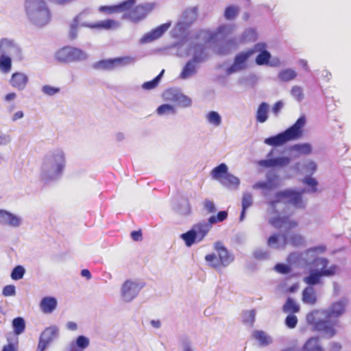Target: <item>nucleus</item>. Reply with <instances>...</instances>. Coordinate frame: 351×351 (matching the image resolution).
Here are the masks:
<instances>
[{"mask_svg": "<svg viewBox=\"0 0 351 351\" xmlns=\"http://www.w3.org/2000/svg\"><path fill=\"white\" fill-rule=\"evenodd\" d=\"M94 67L97 69L102 70L114 69H116L114 58L98 61L94 64Z\"/></svg>", "mask_w": 351, "mask_h": 351, "instance_id": "obj_41", "label": "nucleus"}, {"mask_svg": "<svg viewBox=\"0 0 351 351\" xmlns=\"http://www.w3.org/2000/svg\"><path fill=\"white\" fill-rule=\"evenodd\" d=\"M180 237L184 241L187 247H191L193 243L197 242V238L192 228L188 232L182 234Z\"/></svg>", "mask_w": 351, "mask_h": 351, "instance_id": "obj_47", "label": "nucleus"}, {"mask_svg": "<svg viewBox=\"0 0 351 351\" xmlns=\"http://www.w3.org/2000/svg\"><path fill=\"white\" fill-rule=\"evenodd\" d=\"M348 304V301L346 298H341L332 302L323 312L314 311L308 313L306 316V321L313 325L316 330L322 332L325 337L331 338L336 334L334 326L337 324V322L330 323L328 321L322 320L320 315L324 314L329 319H337L344 314Z\"/></svg>", "mask_w": 351, "mask_h": 351, "instance_id": "obj_2", "label": "nucleus"}, {"mask_svg": "<svg viewBox=\"0 0 351 351\" xmlns=\"http://www.w3.org/2000/svg\"><path fill=\"white\" fill-rule=\"evenodd\" d=\"M289 243L295 247L303 246L304 245L305 240L302 235L293 234L288 238V244Z\"/></svg>", "mask_w": 351, "mask_h": 351, "instance_id": "obj_51", "label": "nucleus"}, {"mask_svg": "<svg viewBox=\"0 0 351 351\" xmlns=\"http://www.w3.org/2000/svg\"><path fill=\"white\" fill-rule=\"evenodd\" d=\"M25 9L28 19L38 27L46 25L51 20V12L45 0H25Z\"/></svg>", "mask_w": 351, "mask_h": 351, "instance_id": "obj_4", "label": "nucleus"}, {"mask_svg": "<svg viewBox=\"0 0 351 351\" xmlns=\"http://www.w3.org/2000/svg\"><path fill=\"white\" fill-rule=\"evenodd\" d=\"M156 113L159 116L174 115L176 114V109L171 104H165L157 108Z\"/></svg>", "mask_w": 351, "mask_h": 351, "instance_id": "obj_40", "label": "nucleus"}, {"mask_svg": "<svg viewBox=\"0 0 351 351\" xmlns=\"http://www.w3.org/2000/svg\"><path fill=\"white\" fill-rule=\"evenodd\" d=\"M210 42H204L202 39L198 38L197 32L194 40L188 39L178 45V56H185L191 54L193 55L191 60L198 64L207 59L208 55L204 45Z\"/></svg>", "mask_w": 351, "mask_h": 351, "instance_id": "obj_6", "label": "nucleus"}, {"mask_svg": "<svg viewBox=\"0 0 351 351\" xmlns=\"http://www.w3.org/2000/svg\"><path fill=\"white\" fill-rule=\"evenodd\" d=\"M171 22L164 23L157 27L156 28L152 29V31L149 32L148 33L145 34L141 38V43L145 44L151 43L160 38L164 34V33L169 29V28L171 27Z\"/></svg>", "mask_w": 351, "mask_h": 351, "instance_id": "obj_19", "label": "nucleus"}, {"mask_svg": "<svg viewBox=\"0 0 351 351\" xmlns=\"http://www.w3.org/2000/svg\"><path fill=\"white\" fill-rule=\"evenodd\" d=\"M221 184L225 186L238 189L240 184V180L239 178L228 172V173L223 176Z\"/></svg>", "mask_w": 351, "mask_h": 351, "instance_id": "obj_36", "label": "nucleus"}, {"mask_svg": "<svg viewBox=\"0 0 351 351\" xmlns=\"http://www.w3.org/2000/svg\"><path fill=\"white\" fill-rule=\"evenodd\" d=\"M198 71V64L193 60H189L179 75L181 80H188L194 77Z\"/></svg>", "mask_w": 351, "mask_h": 351, "instance_id": "obj_26", "label": "nucleus"}, {"mask_svg": "<svg viewBox=\"0 0 351 351\" xmlns=\"http://www.w3.org/2000/svg\"><path fill=\"white\" fill-rule=\"evenodd\" d=\"M264 143L270 146H280L287 143L282 132L265 139Z\"/></svg>", "mask_w": 351, "mask_h": 351, "instance_id": "obj_39", "label": "nucleus"}, {"mask_svg": "<svg viewBox=\"0 0 351 351\" xmlns=\"http://www.w3.org/2000/svg\"><path fill=\"white\" fill-rule=\"evenodd\" d=\"M155 8L154 3H145L136 5L131 11L123 14L122 19L138 23L145 19Z\"/></svg>", "mask_w": 351, "mask_h": 351, "instance_id": "obj_11", "label": "nucleus"}, {"mask_svg": "<svg viewBox=\"0 0 351 351\" xmlns=\"http://www.w3.org/2000/svg\"><path fill=\"white\" fill-rule=\"evenodd\" d=\"M288 244V236L286 234H274L267 239V245L274 249H284Z\"/></svg>", "mask_w": 351, "mask_h": 351, "instance_id": "obj_24", "label": "nucleus"}, {"mask_svg": "<svg viewBox=\"0 0 351 351\" xmlns=\"http://www.w3.org/2000/svg\"><path fill=\"white\" fill-rule=\"evenodd\" d=\"M252 337L262 347L267 346L273 341L271 337L263 330H254L252 332Z\"/></svg>", "mask_w": 351, "mask_h": 351, "instance_id": "obj_29", "label": "nucleus"}, {"mask_svg": "<svg viewBox=\"0 0 351 351\" xmlns=\"http://www.w3.org/2000/svg\"><path fill=\"white\" fill-rule=\"evenodd\" d=\"M66 165V153L61 147L49 150L43 157L40 178L46 182L56 181L62 175Z\"/></svg>", "mask_w": 351, "mask_h": 351, "instance_id": "obj_3", "label": "nucleus"}, {"mask_svg": "<svg viewBox=\"0 0 351 351\" xmlns=\"http://www.w3.org/2000/svg\"><path fill=\"white\" fill-rule=\"evenodd\" d=\"M11 68V57L5 54H0V70L3 73H8Z\"/></svg>", "mask_w": 351, "mask_h": 351, "instance_id": "obj_45", "label": "nucleus"}, {"mask_svg": "<svg viewBox=\"0 0 351 351\" xmlns=\"http://www.w3.org/2000/svg\"><path fill=\"white\" fill-rule=\"evenodd\" d=\"M58 306V301L54 297H44L40 302L39 307L45 314L52 313Z\"/></svg>", "mask_w": 351, "mask_h": 351, "instance_id": "obj_25", "label": "nucleus"}, {"mask_svg": "<svg viewBox=\"0 0 351 351\" xmlns=\"http://www.w3.org/2000/svg\"><path fill=\"white\" fill-rule=\"evenodd\" d=\"M25 271V270L23 266H16L11 273V278L14 280H20L23 277Z\"/></svg>", "mask_w": 351, "mask_h": 351, "instance_id": "obj_59", "label": "nucleus"}, {"mask_svg": "<svg viewBox=\"0 0 351 351\" xmlns=\"http://www.w3.org/2000/svg\"><path fill=\"white\" fill-rule=\"evenodd\" d=\"M164 72L165 70H162L160 72V73L158 76H156L154 80L143 83L142 85V88L145 90H152L156 88L158 86Z\"/></svg>", "mask_w": 351, "mask_h": 351, "instance_id": "obj_56", "label": "nucleus"}, {"mask_svg": "<svg viewBox=\"0 0 351 351\" xmlns=\"http://www.w3.org/2000/svg\"><path fill=\"white\" fill-rule=\"evenodd\" d=\"M228 166L225 163H221L212 170L210 175L214 180H218L221 183L223 176L228 173Z\"/></svg>", "mask_w": 351, "mask_h": 351, "instance_id": "obj_34", "label": "nucleus"}, {"mask_svg": "<svg viewBox=\"0 0 351 351\" xmlns=\"http://www.w3.org/2000/svg\"><path fill=\"white\" fill-rule=\"evenodd\" d=\"M269 106L266 102H262L256 112V120L258 123H263L268 119Z\"/></svg>", "mask_w": 351, "mask_h": 351, "instance_id": "obj_30", "label": "nucleus"}, {"mask_svg": "<svg viewBox=\"0 0 351 351\" xmlns=\"http://www.w3.org/2000/svg\"><path fill=\"white\" fill-rule=\"evenodd\" d=\"M329 261L327 258L319 257L315 260V269H312L309 271V274L303 278V282L307 284L308 287L322 283V277H330L337 273L338 266L331 265L328 266Z\"/></svg>", "mask_w": 351, "mask_h": 351, "instance_id": "obj_5", "label": "nucleus"}, {"mask_svg": "<svg viewBox=\"0 0 351 351\" xmlns=\"http://www.w3.org/2000/svg\"><path fill=\"white\" fill-rule=\"evenodd\" d=\"M90 344L89 339L84 335H80L77 337L75 341H72L70 343V348L74 349L77 348V350L83 351L88 347Z\"/></svg>", "mask_w": 351, "mask_h": 351, "instance_id": "obj_37", "label": "nucleus"}, {"mask_svg": "<svg viewBox=\"0 0 351 351\" xmlns=\"http://www.w3.org/2000/svg\"><path fill=\"white\" fill-rule=\"evenodd\" d=\"M326 247L323 245L311 247L300 254L296 253L291 254L288 258V261L291 262L292 261H295L300 258L304 259L306 264L313 263L315 265V260L317 258V255L324 253Z\"/></svg>", "mask_w": 351, "mask_h": 351, "instance_id": "obj_14", "label": "nucleus"}, {"mask_svg": "<svg viewBox=\"0 0 351 351\" xmlns=\"http://www.w3.org/2000/svg\"><path fill=\"white\" fill-rule=\"evenodd\" d=\"M12 326L15 334L20 335L25 330V320L22 317L14 318L12 321Z\"/></svg>", "mask_w": 351, "mask_h": 351, "instance_id": "obj_48", "label": "nucleus"}, {"mask_svg": "<svg viewBox=\"0 0 351 351\" xmlns=\"http://www.w3.org/2000/svg\"><path fill=\"white\" fill-rule=\"evenodd\" d=\"M317 301L315 290L313 287H307L302 291V302L313 305Z\"/></svg>", "mask_w": 351, "mask_h": 351, "instance_id": "obj_32", "label": "nucleus"}, {"mask_svg": "<svg viewBox=\"0 0 351 351\" xmlns=\"http://www.w3.org/2000/svg\"><path fill=\"white\" fill-rule=\"evenodd\" d=\"M236 28L237 26L234 24H223L219 25L215 32L206 29L200 30L198 32V38L202 39L204 42L216 43L232 34Z\"/></svg>", "mask_w": 351, "mask_h": 351, "instance_id": "obj_8", "label": "nucleus"}, {"mask_svg": "<svg viewBox=\"0 0 351 351\" xmlns=\"http://www.w3.org/2000/svg\"><path fill=\"white\" fill-rule=\"evenodd\" d=\"M241 44L243 43L239 36H233L216 45L215 50L219 55H226Z\"/></svg>", "mask_w": 351, "mask_h": 351, "instance_id": "obj_18", "label": "nucleus"}, {"mask_svg": "<svg viewBox=\"0 0 351 351\" xmlns=\"http://www.w3.org/2000/svg\"><path fill=\"white\" fill-rule=\"evenodd\" d=\"M84 26L89 27L91 28L104 29L106 30L117 29L120 27L121 24L119 21L113 19H106L101 21L95 24L84 23Z\"/></svg>", "mask_w": 351, "mask_h": 351, "instance_id": "obj_27", "label": "nucleus"}, {"mask_svg": "<svg viewBox=\"0 0 351 351\" xmlns=\"http://www.w3.org/2000/svg\"><path fill=\"white\" fill-rule=\"evenodd\" d=\"M143 284L136 280H125L121 287V298L125 302H130L137 297Z\"/></svg>", "mask_w": 351, "mask_h": 351, "instance_id": "obj_12", "label": "nucleus"}, {"mask_svg": "<svg viewBox=\"0 0 351 351\" xmlns=\"http://www.w3.org/2000/svg\"><path fill=\"white\" fill-rule=\"evenodd\" d=\"M291 95L298 101H301L304 97L302 87L300 86H293L290 91Z\"/></svg>", "mask_w": 351, "mask_h": 351, "instance_id": "obj_58", "label": "nucleus"}, {"mask_svg": "<svg viewBox=\"0 0 351 351\" xmlns=\"http://www.w3.org/2000/svg\"><path fill=\"white\" fill-rule=\"evenodd\" d=\"M293 169L299 173L311 176L316 172L317 165L315 161L307 158L302 162H296L293 166Z\"/></svg>", "mask_w": 351, "mask_h": 351, "instance_id": "obj_20", "label": "nucleus"}, {"mask_svg": "<svg viewBox=\"0 0 351 351\" xmlns=\"http://www.w3.org/2000/svg\"><path fill=\"white\" fill-rule=\"evenodd\" d=\"M116 68L125 66L134 63L135 58L131 56H124L114 58Z\"/></svg>", "mask_w": 351, "mask_h": 351, "instance_id": "obj_50", "label": "nucleus"}, {"mask_svg": "<svg viewBox=\"0 0 351 351\" xmlns=\"http://www.w3.org/2000/svg\"><path fill=\"white\" fill-rule=\"evenodd\" d=\"M298 324V318L293 314H289L285 319V324L289 328H294Z\"/></svg>", "mask_w": 351, "mask_h": 351, "instance_id": "obj_64", "label": "nucleus"}, {"mask_svg": "<svg viewBox=\"0 0 351 351\" xmlns=\"http://www.w3.org/2000/svg\"><path fill=\"white\" fill-rule=\"evenodd\" d=\"M298 76L297 72L291 68L282 69L279 71L278 78L280 81L283 82H288L292 81Z\"/></svg>", "mask_w": 351, "mask_h": 351, "instance_id": "obj_33", "label": "nucleus"}, {"mask_svg": "<svg viewBox=\"0 0 351 351\" xmlns=\"http://www.w3.org/2000/svg\"><path fill=\"white\" fill-rule=\"evenodd\" d=\"M302 350L303 351H324L319 339L317 337L309 338L304 344Z\"/></svg>", "mask_w": 351, "mask_h": 351, "instance_id": "obj_31", "label": "nucleus"}, {"mask_svg": "<svg viewBox=\"0 0 351 351\" xmlns=\"http://www.w3.org/2000/svg\"><path fill=\"white\" fill-rule=\"evenodd\" d=\"M180 92L176 89L166 90L162 94V98L165 101H170L176 103L177 97Z\"/></svg>", "mask_w": 351, "mask_h": 351, "instance_id": "obj_52", "label": "nucleus"}, {"mask_svg": "<svg viewBox=\"0 0 351 351\" xmlns=\"http://www.w3.org/2000/svg\"><path fill=\"white\" fill-rule=\"evenodd\" d=\"M0 54L12 56L17 61L23 59V51L20 46L14 40L7 38L0 40Z\"/></svg>", "mask_w": 351, "mask_h": 351, "instance_id": "obj_13", "label": "nucleus"}, {"mask_svg": "<svg viewBox=\"0 0 351 351\" xmlns=\"http://www.w3.org/2000/svg\"><path fill=\"white\" fill-rule=\"evenodd\" d=\"M42 92L49 96H53L58 94L60 89L58 87L51 86L50 85H45L42 87Z\"/></svg>", "mask_w": 351, "mask_h": 351, "instance_id": "obj_62", "label": "nucleus"}, {"mask_svg": "<svg viewBox=\"0 0 351 351\" xmlns=\"http://www.w3.org/2000/svg\"><path fill=\"white\" fill-rule=\"evenodd\" d=\"M306 124L304 116L300 117L290 128L282 132L287 142L300 138L303 134V128Z\"/></svg>", "mask_w": 351, "mask_h": 351, "instance_id": "obj_15", "label": "nucleus"}, {"mask_svg": "<svg viewBox=\"0 0 351 351\" xmlns=\"http://www.w3.org/2000/svg\"><path fill=\"white\" fill-rule=\"evenodd\" d=\"M176 104L182 108H189L192 104V99L180 92L177 97Z\"/></svg>", "mask_w": 351, "mask_h": 351, "instance_id": "obj_55", "label": "nucleus"}, {"mask_svg": "<svg viewBox=\"0 0 351 351\" xmlns=\"http://www.w3.org/2000/svg\"><path fill=\"white\" fill-rule=\"evenodd\" d=\"M205 118L208 124L215 128L220 126L222 123L221 116L217 111H209Z\"/></svg>", "mask_w": 351, "mask_h": 351, "instance_id": "obj_35", "label": "nucleus"}, {"mask_svg": "<svg viewBox=\"0 0 351 351\" xmlns=\"http://www.w3.org/2000/svg\"><path fill=\"white\" fill-rule=\"evenodd\" d=\"M88 53L77 47H64L56 53V59L61 62H76L86 60Z\"/></svg>", "mask_w": 351, "mask_h": 351, "instance_id": "obj_9", "label": "nucleus"}, {"mask_svg": "<svg viewBox=\"0 0 351 351\" xmlns=\"http://www.w3.org/2000/svg\"><path fill=\"white\" fill-rule=\"evenodd\" d=\"M273 150L269 152L267 155V158L261 160L258 162L259 166L265 168L271 167H284L290 163L291 159L287 156H280L272 158Z\"/></svg>", "mask_w": 351, "mask_h": 351, "instance_id": "obj_16", "label": "nucleus"}, {"mask_svg": "<svg viewBox=\"0 0 351 351\" xmlns=\"http://www.w3.org/2000/svg\"><path fill=\"white\" fill-rule=\"evenodd\" d=\"M228 217V213L226 211H220L218 213L217 216H211L208 219V221L212 225L217 223V221H223Z\"/></svg>", "mask_w": 351, "mask_h": 351, "instance_id": "obj_61", "label": "nucleus"}, {"mask_svg": "<svg viewBox=\"0 0 351 351\" xmlns=\"http://www.w3.org/2000/svg\"><path fill=\"white\" fill-rule=\"evenodd\" d=\"M23 223V218L4 209H0V224L12 228H19Z\"/></svg>", "mask_w": 351, "mask_h": 351, "instance_id": "obj_17", "label": "nucleus"}, {"mask_svg": "<svg viewBox=\"0 0 351 351\" xmlns=\"http://www.w3.org/2000/svg\"><path fill=\"white\" fill-rule=\"evenodd\" d=\"M215 249L217 252V256L223 267L228 266L234 261V256L228 251V250L220 242L215 244Z\"/></svg>", "mask_w": 351, "mask_h": 351, "instance_id": "obj_22", "label": "nucleus"}, {"mask_svg": "<svg viewBox=\"0 0 351 351\" xmlns=\"http://www.w3.org/2000/svg\"><path fill=\"white\" fill-rule=\"evenodd\" d=\"M29 82L28 76L22 72L14 73L10 78V84L19 90H23Z\"/></svg>", "mask_w": 351, "mask_h": 351, "instance_id": "obj_23", "label": "nucleus"}, {"mask_svg": "<svg viewBox=\"0 0 351 351\" xmlns=\"http://www.w3.org/2000/svg\"><path fill=\"white\" fill-rule=\"evenodd\" d=\"M256 313L254 310L245 311L243 313L242 320L245 324L252 326L255 321Z\"/></svg>", "mask_w": 351, "mask_h": 351, "instance_id": "obj_57", "label": "nucleus"}, {"mask_svg": "<svg viewBox=\"0 0 351 351\" xmlns=\"http://www.w3.org/2000/svg\"><path fill=\"white\" fill-rule=\"evenodd\" d=\"M252 202L253 199L252 194L248 192L243 193L241 202L242 208H243V210H247L252 206Z\"/></svg>", "mask_w": 351, "mask_h": 351, "instance_id": "obj_60", "label": "nucleus"}, {"mask_svg": "<svg viewBox=\"0 0 351 351\" xmlns=\"http://www.w3.org/2000/svg\"><path fill=\"white\" fill-rule=\"evenodd\" d=\"M265 47L264 43H258L254 48L243 51L236 55L232 64L227 68L226 73L227 75H231L245 70L247 67V61L250 58L258 51L262 50Z\"/></svg>", "mask_w": 351, "mask_h": 351, "instance_id": "obj_7", "label": "nucleus"}, {"mask_svg": "<svg viewBox=\"0 0 351 351\" xmlns=\"http://www.w3.org/2000/svg\"><path fill=\"white\" fill-rule=\"evenodd\" d=\"M178 212L182 215H188L191 212V206L187 200H182L178 208Z\"/></svg>", "mask_w": 351, "mask_h": 351, "instance_id": "obj_63", "label": "nucleus"}, {"mask_svg": "<svg viewBox=\"0 0 351 351\" xmlns=\"http://www.w3.org/2000/svg\"><path fill=\"white\" fill-rule=\"evenodd\" d=\"M242 43H245L248 42H254L257 38V34L254 29L248 28L245 29L243 33L239 36Z\"/></svg>", "mask_w": 351, "mask_h": 351, "instance_id": "obj_43", "label": "nucleus"}, {"mask_svg": "<svg viewBox=\"0 0 351 351\" xmlns=\"http://www.w3.org/2000/svg\"><path fill=\"white\" fill-rule=\"evenodd\" d=\"M287 189L276 193L274 198L269 201V223L276 228L291 230L298 226V222L290 219L287 215L288 204L295 208H303L304 202L302 193Z\"/></svg>", "mask_w": 351, "mask_h": 351, "instance_id": "obj_1", "label": "nucleus"}, {"mask_svg": "<svg viewBox=\"0 0 351 351\" xmlns=\"http://www.w3.org/2000/svg\"><path fill=\"white\" fill-rule=\"evenodd\" d=\"M270 58H271L270 53L266 50H263L256 56V63L258 65L268 64L269 60Z\"/></svg>", "mask_w": 351, "mask_h": 351, "instance_id": "obj_53", "label": "nucleus"}, {"mask_svg": "<svg viewBox=\"0 0 351 351\" xmlns=\"http://www.w3.org/2000/svg\"><path fill=\"white\" fill-rule=\"evenodd\" d=\"M211 224L209 221L206 222L205 221H200L199 223L195 224L192 230L194 231L197 238V242H199L203 240L207 233L209 232L211 228Z\"/></svg>", "mask_w": 351, "mask_h": 351, "instance_id": "obj_28", "label": "nucleus"}, {"mask_svg": "<svg viewBox=\"0 0 351 351\" xmlns=\"http://www.w3.org/2000/svg\"><path fill=\"white\" fill-rule=\"evenodd\" d=\"M205 261L208 265L217 270H220L223 267L220 263L219 258L215 254H209L205 256Z\"/></svg>", "mask_w": 351, "mask_h": 351, "instance_id": "obj_44", "label": "nucleus"}, {"mask_svg": "<svg viewBox=\"0 0 351 351\" xmlns=\"http://www.w3.org/2000/svg\"><path fill=\"white\" fill-rule=\"evenodd\" d=\"M136 3V0H125L117 4L118 13L124 12L125 14L131 11Z\"/></svg>", "mask_w": 351, "mask_h": 351, "instance_id": "obj_46", "label": "nucleus"}, {"mask_svg": "<svg viewBox=\"0 0 351 351\" xmlns=\"http://www.w3.org/2000/svg\"><path fill=\"white\" fill-rule=\"evenodd\" d=\"M239 8L235 5L227 7L224 12V17L226 20L231 21L234 19L239 14Z\"/></svg>", "mask_w": 351, "mask_h": 351, "instance_id": "obj_49", "label": "nucleus"}, {"mask_svg": "<svg viewBox=\"0 0 351 351\" xmlns=\"http://www.w3.org/2000/svg\"><path fill=\"white\" fill-rule=\"evenodd\" d=\"M60 328L56 325L46 328L40 334L39 339L48 346L59 337Z\"/></svg>", "mask_w": 351, "mask_h": 351, "instance_id": "obj_21", "label": "nucleus"}, {"mask_svg": "<svg viewBox=\"0 0 351 351\" xmlns=\"http://www.w3.org/2000/svg\"><path fill=\"white\" fill-rule=\"evenodd\" d=\"M300 305L292 298H289L283 306V311L294 314L300 311Z\"/></svg>", "mask_w": 351, "mask_h": 351, "instance_id": "obj_42", "label": "nucleus"}, {"mask_svg": "<svg viewBox=\"0 0 351 351\" xmlns=\"http://www.w3.org/2000/svg\"><path fill=\"white\" fill-rule=\"evenodd\" d=\"M278 186L277 184H275L271 180L268 179L267 182H258L253 185L254 189H267L271 190Z\"/></svg>", "mask_w": 351, "mask_h": 351, "instance_id": "obj_54", "label": "nucleus"}, {"mask_svg": "<svg viewBox=\"0 0 351 351\" xmlns=\"http://www.w3.org/2000/svg\"><path fill=\"white\" fill-rule=\"evenodd\" d=\"M291 149L300 155H309L312 153L313 147L310 143H298L293 145Z\"/></svg>", "mask_w": 351, "mask_h": 351, "instance_id": "obj_38", "label": "nucleus"}, {"mask_svg": "<svg viewBox=\"0 0 351 351\" xmlns=\"http://www.w3.org/2000/svg\"><path fill=\"white\" fill-rule=\"evenodd\" d=\"M195 15L196 13L195 10H186L183 13L181 19L171 30V34L172 37L176 38L183 37L185 35L187 29L195 21Z\"/></svg>", "mask_w": 351, "mask_h": 351, "instance_id": "obj_10", "label": "nucleus"}]
</instances>
